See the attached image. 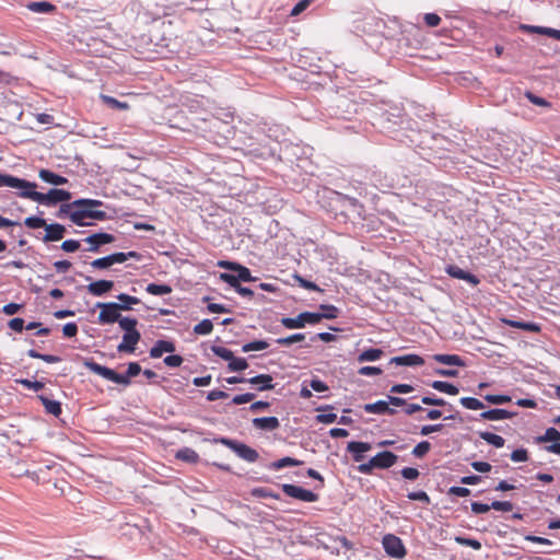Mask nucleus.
I'll return each mask as SVG.
<instances>
[{"instance_id":"f257e3e1","label":"nucleus","mask_w":560,"mask_h":560,"mask_svg":"<svg viewBox=\"0 0 560 560\" xmlns=\"http://www.w3.org/2000/svg\"><path fill=\"white\" fill-rule=\"evenodd\" d=\"M84 365L91 372L104 377L105 380L124 386H128L130 384V378L137 376L141 372V366L138 362H130L128 364V369L125 375L118 374L114 370L101 365L100 363H96L93 360L84 361Z\"/></svg>"},{"instance_id":"f03ea898","label":"nucleus","mask_w":560,"mask_h":560,"mask_svg":"<svg viewBox=\"0 0 560 560\" xmlns=\"http://www.w3.org/2000/svg\"><path fill=\"white\" fill-rule=\"evenodd\" d=\"M35 189L24 188L19 196L45 206H55L58 202H67L71 199V194L65 189L52 188L47 194L38 192Z\"/></svg>"},{"instance_id":"7ed1b4c3","label":"nucleus","mask_w":560,"mask_h":560,"mask_svg":"<svg viewBox=\"0 0 560 560\" xmlns=\"http://www.w3.org/2000/svg\"><path fill=\"white\" fill-rule=\"evenodd\" d=\"M398 456L389 451H383L373 456L368 463L360 464L358 470L370 475L374 468L386 469L397 463Z\"/></svg>"},{"instance_id":"20e7f679","label":"nucleus","mask_w":560,"mask_h":560,"mask_svg":"<svg viewBox=\"0 0 560 560\" xmlns=\"http://www.w3.org/2000/svg\"><path fill=\"white\" fill-rule=\"evenodd\" d=\"M100 206H77L74 211L70 213V220L79 226H89L91 223L86 222V219H94L104 221L107 219V214L104 211L95 210Z\"/></svg>"},{"instance_id":"39448f33","label":"nucleus","mask_w":560,"mask_h":560,"mask_svg":"<svg viewBox=\"0 0 560 560\" xmlns=\"http://www.w3.org/2000/svg\"><path fill=\"white\" fill-rule=\"evenodd\" d=\"M96 306L101 310L97 317L101 325L114 324L119 319L120 311H129L128 305H119L115 302L97 303Z\"/></svg>"},{"instance_id":"423d86ee","label":"nucleus","mask_w":560,"mask_h":560,"mask_svg":"<svg viewBox=\"0 0 560 560\" xmlns=\"http://www.w3.org/2000/svg\"><path fill=\"white\" fill-rule=\"evenodd\" d=\"M215 443H220L222 445H225L226 447L231 448L233 452H235L241 458L248 463H255L259 455L256 450L252 448L250 446L240 443L235 440H231L228 438H220L214 440Z\"/></svg>"},{"instance_id":"0eeeda50","label":"nucleus","mask_w":560,"mask_h":560,"mask_svg":"<svg viewBox=\"0 0 560 560\" xmlns=\"http://www.w3.org/2000/svg\"><path fill=\"white\" fill-rule=\"evenodd\" d=\"M385 552L396 559H402L406 556V548L401 539L393 534H387L382 540Z\"/></svg>"},{"instance_id":"6e6552de","label":"nucleus","mask_w":560,"mask_h":560,"mask_svg":"<svg viewBox=\"0 0 560 560\" xmlns=\"http://www.w3.org/2000/svg\"><path fill=\"white\" fill-rule=\"evenodd\" d=\"M282 490L288 497L303 502H316L318 500V495L316 493L295 485L284 483L282 485Z\"/></svg>"},{"instance_id":"1a4fd4ad","label":"nucleus","mask_w":560,"mask_h":560,"mask_svg":"<svg viewBox=\"0 0 560 560\" xmlns=\"http://www.w3.org/2000/svg\"><path fill=\"white\" fill-rule=\"evenodd\" d=\"M140 339L141 334L139 331L125 332L122 341L117 346V351L119 353H133Z\"/></svg>"},{"instance_id":"9d476101","label":"nucleus","mask_w":560,"mask_h":560,"mask_svg":"<svg viewBox=\"0 0 560 560\" xmlns=\"http://www.w3.org/2000/svg\"><path fill=\"white\" fill-rule=\"evenodd\" d=\"M445 272L452 278L464 280V281L468 282L472 287H476L480 283V280L477 276L463 270L462 268H459L456 265H448L445 268Z\"/></svg>"},{"instance_id":"9b49d317","label":"nucleus","mask_w":560,"mask_h":560,"mask_svg":"<svg viewBox=\"0 0 560 560\" xmlns=\"http://www.w3.org/2000/svg\"><path fill=\"white\" fill-rule=\"evenodd\" d=\"M8 186L11 188H19L24 190V188H36L37 184L28 182L26 179L18 178L12 175L0 174V187Z\"/></svg>"},{"instance_id":"f8f14e48","label":"nucleus","mask_w":560,"mask_h":560,"mask_svg":"<svg viewBox=\"0 0 560 560\" xmlns=\"http://www.w3.org/2000/svg\"><path fill=\"white\" fill-rule=\"evenodd\" d=\"M102 206L103 202L101 200L96 199H78L72 202L63 203L61 205L59 211H58V218L69 217L70 213L74 211V207L77 206Z\"/></svg>"},{"instance_id":"ddd939ff","label":"nucleus","mask_w":560,"mask_h":560,"mask_svg":"<svg viewBox=\"0 0 560 560\" xmlns=\"http://www.w3.org/2000/svg\"><path fill=\"white\" fill-rule=\"evenodd\" d=\"M84 241L91 245L89 250L96 252L101 245L113 243L115 237L112 234L101 232L88 236Z\"/></svg>"},{"instance_id":"4468645a","label":"nucleus","mask_w":560,"mask_h":560,"mask_svg":"<svg viewBox=\"0 0 560 560\" xmlns=\"http://www.w3.org/2000/svg\"><path fill=\"white\" fill-rule=\"evenodd\" d=\"M372 448L368 442L351 441L347 445V451L352 454L353 460L359 463L363 459V453Z\"/></svg>"},{"instance_id":"2eb2a0df","label":"nucleus","mask_w":560,"mask_h":560,"mask_svg":"<svg viewBox=\"0 0 560 560\" xmlns=\"http://www.w3.org/2000/svg\"><path fill=\"white\" fill-rule=\"evenodd\" d=\"M176 350L175 343L170 340H158L150 349V357L153 359L161 358L165 352H174Z\"/></svg>"},{"instance_id":"dca6fc26","label":"nucleus","mask_w":560,"mask_h":560,"mask_svg":"<svg viewBox=\"0 0 560 560\" xmlns=\"http://www.w3.org/2000/svg\"><path fill=\"white\" fill-rule=\"evenodd\" d=\"M45 230H46V234L43 238V241L45 243L60 241L63 237L65 232H66L65 226L59 223H52V224L46 223Z\"/></svg>"},{"instance_id":"f3484780","label":"nucleus","mask_w":560,"mask_h":560,"mask_svg":"<svg viewBox=\"0 0 560 560\" xmlns=\"http://www.w3.org/2000/svg\"><path fill=\"white\" fill-rule=\"evenodd\" d=\"M220 266L226 268V269H230V270H233V271H236L237 273V279H238V282L240 281H254L255 278L252 277V273H250V270L247 268V267H244L242 265H238L236 262H230V261H224V262H220Z\"/></svg>"},{"instance_id":"a211bd4d","label":"nucleus","mask_w":560,"mask_h":560,"mask_svg":"<svg viewBox=\"0 0 560 560\" xmlns=\"http://www.w3.org/2000/svg\"><path fill=\"white\" fill-rule=\"evenodd\" d=\"M363 409L369 413H377V415L387 413L390 416L396 413V410L388 406L387 400H378L373 404H365L363 406Z\"/></svg>"},{"instance_id":"6ab92c4d","label":"nucleus","mask_w":560,"mask_h":560,"mask_svg":"<svg viewBox=\"0 0 560 560\" xmlns=\"http://www.w3.org/2000/svg\"><path fill=\"white\" fill-rule=\"evenodd\" d=\"M114 288L110 280H97L88 285V291L94 296H102Z\"/></svg>"},{"instance_id":"aec40b11","label":"nucleus","mask_w":560,"mask_h":560,"mask_svg":"<svg viewBox=\"0 0 560 560\" xmlns=\"http://www.w3.org/2000/svg\"><path fill=\"white\" fill-rule=\"evenodd\" d=\"M253 425L259 430L273 431L280 427V422L277 417H262L253 419Z\"/></svg>"},{"instance_id":"412c9836","label":"nucleus","mask_w":560,"mask_h":560,"mask_svg":"<svg viewBox=\"0 0 560 560\" xmlns=\"http://www.w3.org/2000/svg\"><path fill=\"white\" fill-rule=\"evenodd\" d=\"M514 416L515 412H511L505 409H490L480 413L481 419L490 421L511 419Z\"/></svg>"},{"instance_id":"4be33fe9","label":"nucleus","mask_w":560,"mask_h":560,"mask_svg":"<svg viewBox=\"0 0 560 560\" xmlns=\"http://www.w3.org/2000/svg\"><path fill=\"white\" fill-rule=\"evenodd\" d=\"M252 385L257 386L258 390L273 389L272 376L269 374H259L247 380Z\"/></svg>"},{"instance_id":"5701e85b","label":"nucleus","mask_w":560,"mask_h":560,"mask_svg":"<svg viewBox=\"0 0 560 560\" xmlns=\"http://www.w3.org/2000/svg\"><path fill=\"white\" fill-rule=\"evenodd\" d=\"M392 362L404 366H418L424 364V360L420 355L413 353L395 357L392 359Z\"/></svg>"},{"instance_id":"b1692460","label":"nucleus","mask_w":560,"mask_h":560,"mask_svg":"<svg viewBox=\"0 0 560 560\" xmlns=\"http://www.w3.org/2000/svg\"><path fill=\"white\" fill-rule=\"evenodd\" d=\"M38 176L45 183H48V184H51L55 186L66 185L68 183V178H66L61 175H58L49 170H45V168L39 171Z\"/></svg>"},{"instance_id":"393cba45","label":"nucleus","mask_w":560,"mask_h":560,"mask_svg":"<svg viewBox=\"0 0 560 560\" xmlns=\"http://www.w3.org/2000/svg\"><path fill=\"white\" fill-rule=\"evenodd\" d=\"M38 399L45 408V411L55 417H59L62 412L61 404L57 400L49 399L44 395H39Z\"/></svg>"},{"instance_id":"a878e982","label":"nucleus","mask_w":560,"mask_h":560,"mask_svg":"<svg viewBox=\"0 0 560 560\" xmlns=\"http://www.w3.org/2000/svg\"><path fill=\"white\" fill-rule=\"evenodd\" d=\"M26 8L35 13H52L56 11V5L48 1H33L26 4Z\"/></svg>"},{"instance_id":"bb28decb","label":"nucleus","mask_w":560,"mask_h":560,"mask_svg":"<svg viewBox=\"0 0 560 560\" xmlns=\"http://www.w3.org/2000/svg\"><path fill=\"white\" fill-rule=\"evenodd\" d=\"M505 325L513 328H518L522 330L530 331V332H539L540 326L536 323H526V322H518L514 319H502Z\"/></svg>"},{"instance_id":"cd10ccee","label":"nucleus","mask_w":560,"mask_h":560,"mask_svg":"<svg viewBox=\"0 0 560 560\" xmlns=\"http://www.w3.org/2000/svg\"><path fill=\"white\" fill-rule=\"evenodd\" d=\"M432 359L442 364L465 366L464 360L457 354H434Z\"/></svg>"},{"instance_id":"c85d7f7f","label":"nucleus","mask_w":560,"mask_h":560,"mask_svg":"<svg viewBox=\"0 0 560 560\" xmlns=\"http://www.w3.org/2000/svg\"><path fill=\"white\" fill-rule=\"evenodd\" d=\"M430 386L441 393H445V394L452 395V396H455L459 393L458 387H456L455 385H453L451 383L443 382V381H433L430 384Z\"/></svg>"},{"instance_id":"c756f323","label":"nucleus","mask_w":560,"mask_h":560,"mask_svg":"<svg viewBox=\"0 0 560 560\" xmlns=\"http://www.w3.org/2000/svg\"><path fill=\"white\" fill-rule=\"evenodd\" d=\"M479 436L481 440L486 441L488 444H491L497 448L503 447L505 443V440L501 435H498L492 432H479Z\"/></svg>"},{"instance_id":"7c9ffc66","label":"nucleus","mask_w":560,"mask_h":560,"mask_svg":"<svg viewBox=\"0 0 560 560\" xmlns=\"http://www.w3.org/2000/svg\"><path fill=\"white\" fill-rule=\"evenodd\" d=\"M383 354H384V352L382 349L371 348V349L362 351L358 357V361L359 362L376 361V360L381 359Z\"/></svg>"},{"instance_id":"2f4dec72","label":"nucleus","mask_w":560,"mask_h":560,"mask_svg":"<svg viewBox=\"0 0 560 560\" xmlns=\"http://www.w3.org/2000/svg\"><path fill=\"white\" fill-rule=\"evenodd\" d=\"M303 464L302 460L292 458V457H283L280 458L271 464V468L275 470L282 469L284 467H293V466H301Z\"/></svg>"},{"instance_id":"473e14b6","label":"nucleus","mask_w":560,"mask_h":560,"mask_svg":"<svg viewBox=\"0 0 560 560\" xmlns=\"http://www.w3.org/2000/svg\"><path fill=\"white\" fill-rule=\"evenodd\" d=\"M145 291L152 295H165L170 294L173 290L168 284L149 283Z\"/></svg>"},{"instance_id":"72a5a7b5","label":"nucleus","mask_w":560,"mask_h":560,"mask_svg":"<svg viewBox=\"0 0 560 560\" xmlns=\"http://www.w3.org/2000/svg\"><path fill=\"white\" fill-rule=\"evenodd\" d=\"M176 458L187 463H197L199 459V455L192 448L185 447L177 452Z\"/></svg>"},{"instance_id":"f704fd0d","label":"nucleus","mask_w":560,"mask_h":560,"mask_svg":"<svg viewBox=\"0 0 560 560\" xmlns=\"http://www.w3.org/2000/svg\"><path fill=\"white\" fill-rule=\"evenodd\" d=\"M281 324L288 329H298L305 327L304 320L302 318V313L299 314L295 318L283 317L281 319Z\"/></svg>"},{"instance_id":"c9c22d12","label":"nucleus","mask_w":560,"mask_h":560,"mask_svg":"<svg viewBox=\"0 0 560 560\" xmlns=\"http://www.w3.org/2000/svg\"><path fill=\"white\" fill-rule=\"evenodd\" d=\"M117 322L119 324V327L122 330H125V332L138 331L137 330L138 320L136 318L120 316Z\"/></svg>"},{"instance_id":"e433bc0d","label":"nucleus","mask_w":560,"mask_h":560,"mask_svg":"<svg viewBox=\"0 0 560 560\" xmlns=\"http://www.w3.org/2000/svg\"><path fill=\"white\" fill-rule=\"evenodd\" d=\"M560 440V431L556 428H548L544 435L537 438L538 443L557 442Z\"/></svg>"},{"instance_id":"4c0bfd02","label":"nucleus","mask_w":560,"mask_h":560,"mask_svg":"<svg viewBox=\"0 0 560 560\" xmlns=\"http://www.w3.org/2000/svg\"><path fill=\"white\" fill-rule=\"evenodd\" d=\"M101 100L106 105H108L109 107L115 108V109L126 110V109L129 108V105L127 103L120 102V101H118L115 97L109 96V95L102 94L101 95Z\"/></svg>"},{"instance_id":"58836bf2","label":"nucleus","mask_w":560,"mask_h":560,"mask_svg":"<svg viewBox=\"0 0 560 560\" xmlns=\"http://www.w3.org/2000/svg\"><path fill=\"white\" fill-rule=\"evenodd\" d=\"M319 308L323 311L322 313H319L322 316V319L323 318L335 319L339 315V310L335 305L322 304V305H319Z\"/></svg>"},{"instance_id":"ea45409f","label":"nucleus","mask_w":560,"mask_h":560,"mask_svg":"<svg viewBox=\"0 0 560 560\" xmlns=\"http://www.w3.org/2000/svg\"><path fill=\"white\" fill-rule=\"evenodd\" d=\"M459 402L463 407L469 410H480L485 407V405L479 399L474 397H462Z\"/></svg>"},{"instance_id":"a19ab883","label":"nucleus","mask_w":560,"mask_h":560,"mask_svg":"<svg viewBox=\"0 0 560 560\" xmlns=\"http://www.w3.org/2000/svg\"><path fill=\"white\" fill-rule=\"evenodd\" d=\"M213 330V324L210 319H202L194 327L196 335H209Z\"/></svg>"},{"instance_id":"79ce46f5","label":"nucleus","mask_w":560,"mask_h":560,"mask_svg":"<svg viewBox=\"0 0 560 560\" xmlns=\"http://www.w3.org/2000/svg\"><path fill=\"white\" fill-rule=\"evenodd\" d=\"M252 495L255 498H271V499H280L278 493L271 491V489L266 487H257L252 490Z\"/></svg>"},{"instance_id":"37998d69","label":"nucleus","mask_w":560,"mask_h":560,"mask_svg":"<svg viewBox=\"0 0 560 560\" xmlns=\"http://www.w3.org/2000/svg\"><path fill=\"white\" fill-rule=\"evenodd\" d=\"M228 368L231 372H240V371L246 370L248 368V363H247L246 359L236 358L234 355L233 359L228 364Z\"/></svg>"},{"instance_id":"c03bdc74","label":"nucleus","mask_w":560,"mask_h":560,"mask_svg":"<svg viewBox=\"0 0 560 560\" xmlns=\"http://www.w3.org/2000/svg\"><path fill=\"white\" fill-rule=\"evenodd\" d=\"M269 343L265 340H255L248 343L243 345L242 351L243 352H250V351H260L267 349Z\"/></svg>"},{"instance_id":"a18cd8bd","label":"nucleus","mask_w":560,"mask_h":560,"mask_svg":"<svg viewBox=\"0 0 560 560\" xmlns=\"http://www.w3.org/2000/svg\"><path fill=\"white\" fill-rule=\"evenodd\" d=\"M304 339H305V335L299 332V334H293L288 337L279 338L276 340V342L280 346L288 347V346H291L292 343L303 341Z\"/></svg>"},{"instance_id":"49530a36","label":"nucleus","mask_w":560,"mask_h":560,"mask_svg":"<svg viewBox=\"0 0 560 560\" xmlns=\"http://www.w3.org/2000/svg\"><path fill=\"white\" fill-rule=\"evenodd\" d=\"M430 450L431 444L428 441H422L413 447L412 455L417 458H422L429 453Z\"/></svg>"},{"instance_id":"de8ad7c7","label":"nucleus","mask_w":560,"mask_h":560,"mask_svg":"<svg viewBox=\"0 0 560 560\" xmlns=\"http://www.w3.org/2000/svg\"><path fill=\"white\" fill-rule=\"evenodd\" d=\"M211 350H212V352H213L215 355H218L219 358H221V359H223V360H225V361H229V362H230V361L233 359V357H234V353H233L230 349H228V348H225V347H221V346H212V347H211Z\"/></svg>"},{"instance_id":"09e8293b","label":"nucleus","mask_w":560,"mask_h":560,"mask_svg":"<svg viewBox=\"0 0 560 560\" xmlns=\"http://www.w3.org/2000/svg\"><path fill=\"white\" fill-rule=\"evenodd\" d=\"M455 541H456L458 545L467 546V547H471V548H472V549H475V550H479V549H481V544H480V541H478V540H476V539H472V538H466V537L457 536V537H455Z\"/></svg>"},{"instance_id":"8fccbe9b","label":"nucleus","mask_w":560,"mask_h":560,"mask_svg":"<svg viewBox=\"0 0 560 560\" xmlns=\"http://www.w3.org/2000/svg\"><path fill=\"white\" fill-rule=\"evenodd\" d=\"M20 384H22L25 388L32 389L34 392H39L44 388L45 384L39 381H31L27 378L18 381Z\"/></svg>"},{"instance_id":"3c124183","label":"nucleus","mask_w":560,"mask_h":560,"mask_svg":"<svg viewBox=\"0 0 560 560\" xmlns=\"http://www.w3.org/2000/svg\"><path fill=\"white\" fill-rule=\"evenodd\" d=\"M24 224L28 229H39V228H45L46 221L38 217H28L25 219Z\"/></svg>"},{"instance_id":"603ef678","label":"nucleus","mask_w":560,"mask_h":560,"mask_svg":"<svg viewBox=\"0 0 560 560\" xmlns=\"http://www.w3.org/2000/svg\"><path fill=\"white\" fill-rule=\"evenodd\" d=\"M91 266L94 269H106V268H109L110 266H113V262H112L110 256L108 255V256L93 260L91 262Z\"/></svg>"},{"instance_id":"864d4df0","label":"nucleus","mask_w":560,"mask_h":560,"mask_svg":"<svg viewBox=\"0 0 560 560\" xmlns=\"http://www.w3.org/2000/svg\"><path fill=\"white\" fill-rule=\"evenodd\" d=\"M117 299L120 301V303H118L119 305H128L129 310H131V305L140 303L138 298L128 295L126 293H120Z\"/></svg>"},{"instance_id":"5fc2aeb1","label":"nucleus","mask_w":560,"mask_h":560,"mask_svg":"<svg viewBox=\"0 0 560 560\" xmlns=\"http://www.w3.org/2000/svg\"><path fill=\"white\" fill-rule=\"evenodd\" d=\"M485 399L494 405H501L511 401V397L508 395H486Z\"/></svg>"},{"instance_id":"6e6d98bb","label":"nucleus","mask_w":560,"mask_h":560,"mask_svg":"<svg viewBox=\"0 0 560 560\" xmlns=\"http://www.w3.org/2000/svg\"><path fill=\"white\" fill-rule=\"evenodd\" d=\"M302 318L304 320V325H306V324L315 325L322 320V316L319 313H311V312H303Z\"/></svg>"},{"instance_id":"4d7b16f0","label":"nucleus","mask_w":560,"mask_h":560,"mask_svg":"<svg viewBox=\"0 0 560 560\" xmlns=\"http://www.w3.org/2000/svg\"><path fill=\"white\" fill-rule=\"evenodd\" d=\"M407 497L409 500H412V501H420V502H423L427 504L430 503V497L428 495V493L425 491H422V490L416 491V492H409Z\"/></svg>"},{"instance_id":"13d9d810","label":"nucleus","mask_w":560,"mask_h":560,"mask_svg":"<svg viewBox=\"0 0 560 560\" xmlns=\"http://www.w3.org/2000/svg\"><path fill=\"white\" fill-rule=\"evenodd\" d=\"M525 96L534 105L541 106V107H549L550 106V103L548 101H546L545 98H542L540 96H537V95L533 94L532 92H526Z\"/></svg>"},{"instance_id":"bf43d9fd","label":"nucleus","mask_w":560,"mask_h":560,"mask_svg":"<svg viewBox=\"0 0 560 560\" xmlns=\"http://www.w3.org/2000/svg\"><path fill=\"white\" fill-rule=\"evenodd\" d=\"M511 459L515 463H523L528 459V452L525 448H517L512 452Z\"/></svg>"},{"instance_id":"052dcab7","label":"nucleus","mask_w":560,"mask_h":560,"mask_svg":"<svg viewBox=\"0 0 560 560\" xmlns=\"http://www.w3.org/2000/svg\"><path fill=\"white\" fill-rule=\"evenodd\" d=\"M184 359L179 354H172L164 358V363L170 368H178L182 365Z\"/></svg>"},{"instance_id":"680f3d73","label":"nucleus","mask_w":560,"mask_h":560,"mask_svg":"<svg viewBox=\"0 0 560 560\" xmlns=\"http://www.w3.org/2000/svg\"><path fill=\"white\" fill-rule=\"evenodd\" d=\"M491 508L497 511L511 512L513 504L510 501H493Z\"/></svg>"},{"instance_id":"e2e57ef3","label":"nucleus","mask_w":560,"mask_h":560,"mask_svg":"<svg viewBox=\"0 0 560 560\" xmlns=\"http://www.w3.org/2000/svg\"><path fill=\"white\" fill-rule=\"evenodd\" d=\"M254 398H255V394L245 393V394L234 396L232 399V402L234 405H243V404L252 401Z\"/></svg>"},{"instance_id":"0e129e2a","label":"nucleus","mask_w":560,"mask_h":560,"mask_svg":"<svg viewBox=\"0 0 560 560\" xmlns=\"http://www.w3.org/2000/svg\"><path fill=\"white\" fill-rule=\"evenodd\" d=\"M312 0H300L294 7L293 9L291 10V15L292 16H296L299 14H301L304 10H306L308 8V5L311 4Z\"/></svg>"},{"instance_id":"69168bd1","label":"nucleus","mask_w":560,"mask_h":560,"mask_svg":"<svg viewBox=\"0 0 560 560\" xmlns=\"http://www.w3.org/2000/svg\"><path fill=\"white\" fill-rule=\"evenodd\" d=\"M400 474L405 479L408 480H416L420 475L419 470L413 467H405L401 469Z\"/></svg>"},{"instance_id":"338daca9","label":"nucleus","mask_w":560,"mask_h":560,"mask_svg":"<svg viewBox=\"0 0 560 560\" xmlns=\"http://www.w3.org/2000/svg\"><path fill=\"white\" fill-rule=\"evenodd\" d=\"M423 20L429 27H435L441 22V18L435 13H425Z\"/></svg>"},{"instance_id":"774afa93","label":"nucleus","mask_w":560,"mask_h":560,"mask_svg":"<svg viewBox=\"0 0 560 560\" xmlns=\"http://www.w3.org/2000/svg\"><path fill=\"white\" fill-rule=\"evenodd\" d=\"M80 248V243L75 240H67L61 244V249L67 253H73Z\"/></svg>"}]
</instances>
